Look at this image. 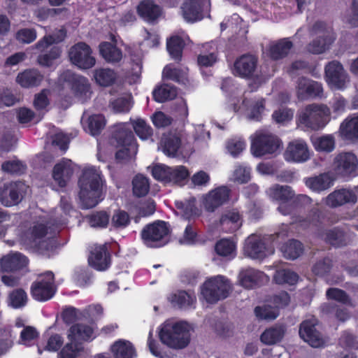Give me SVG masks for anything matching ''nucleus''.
Returning a JSON list of instances; mask_svg holds the SVG:
<instances>
[{
  "mask_svg": "<svg viewBox=\"0 0 358 358\" xmlns=\"http://www.w3.org/2000/svg\"><path fill=\"white\" fill-rule=\"evenodd\" d=\"M255 316L259 320H275L279 315L278 310L275 307L266 305L257 306L255 308Z\"/></svg>",
  "mask_w": 358,
  "mask_h": 358,
  "instance_id": "52",
  "label": "nucleus"
},
{
  "mask_svg": "<svg viewBox=\"0 0 358 358\" xmlns=\"http://www.w3.org/2000/svg\"><path fill=\"white\" fill-rule=\"evenodd\" d=\"M138 15L147 22H154L161 15L160 7L151 0H144L137 7Z\"/></svg>",
  "mask_w": 358,
  "mask_h": 358,
  "instance_id": "27",
  "label": "nucleus"
},
{
  "mask_svg": "<svg viewBox=\"0 0 358 358\" xmlns=\"http://www.w3.org/2000/svg\"><path fill=\"white\" fill-rule=\"evenodd\" d=\"M322 238L334 246H341L346 244V238L343 232L338 229L327 231L322 234Z\"/></svg>",
  "mask_w": 358,
  "mask_h": 358,
  "instance_id": "45",
  "label": "nucleus"
},
{
  "mask_svg": "<svg viewBox=\"0 0 358 358\" xmlns=\"http://www.w3.org/2000/svg\"><path fill=\"white\" fill-rule=\"evenodd\" d=\"M340 133L345 139H358V115L345 120L340 126Z\"/></svg>",
  "mask_w": 358,
  "mask_h": 358,
  "instance_id": "35",
  "label": "nucleus"
},
{
  "mask_svg": "<svg viewBox=\"0 0 358 358\" xmlns=\"http://www.w3.org/2000/svg\"><path fill=\"white\" fill-rule=\"evenodd\" d=\"M1 169L8 173L20 175L24 173L26 166L17 160L7 161L2 164Z\"/></svg>",
  "mask_w": 358,
  "mask_h": 358,
  "instance_id": "58",
  "label": "nucleus"
},
{
  "mask_svg": "<svg viewBox=\"0 0 358 358\" xmlns=\"http://www.w3.org/2000/svg\"><path fill=\"white\" fill-rule=\"evenodd\" d=\"M266 278V276L262 272L253 268L246 269L239 274L241 285L248 289L259 285Z\"/></svg>",
  "mask_w": 358,
  "mask_h": 358,
  "instance_id": "26",
  "label": "nucleus"
},
{
  "mask_svg": "<svg viewBox=\"0 0 358 358\" xmlns=\"http://www.w3.org/2000/svg\"><path fill=\"white\" fill-rule=\"evenodd\" d=\"M310 155L306 143L301 139L290 141L285 150L284 158L287 162H305Z\"/></svg>",
  "mask_w": 358,
  "mask_h": 358,
  "instance_id": "14",
  "label": "nucleus"
},
{
  "mask_svg": "<svg viewBox=\"0 0 358 358\" xmlns=\"http://www.w3.org/2000/svg\"><path fill=\"white\" fill-rule=\"evenodd\" d=\"M183 41L178 36H173L167 41V50L171 57L179 59L182 55Z\"/></svg>",
  "mask_w": 358,
  "mask_h": 358,
  "instance_id": "54",
  "label": "nucleus"
},
{
  "mask_svg": "<svg viewBox=\"0 0 358 358\" xmlns=\"http://www.w3.org/2000/svg\"><path fill=\"white\" fill-rule=\"evenodd\" d=\"M235 244L229 239H222L215 245V251L222 257H233L235 252Z\"/></svg>",
  "mask_w": 358,
  "mask_h": 358,
  "instance_id": "53",
  "label": "nucleus"
},
{
  "mask_svg": "<svg viewBox=\"0 0 358 358\" xmlns=\"http://www.w3.org/2000/svg\"><path fill=\"white\" fill-rule=\"evenodd\" d=\"M94 78L96 83L101 86H110L116 80L115 72L108 68H99L94 71Z\"/></svg>",
  "mask_w": 358,
  "mask_h": 358,
  "instance_id": "39",
  "label": "nucleus"
},
{
  "mask_svg": "<svg viewBox=\"0 0 358 358\" xmlns=\"http://www.w3.org/2000/svg\"><path fill=\"white\" fill-rule=\"evenodd\" d=\"M257 59L252 55H244L234 63L235 73L242 78H250L257 69Z\"/></svg>",
  "mask_w": 358,
  "mask_h": 358,
  "instance_id": "20",
  "label": "nucleus"
},
{
  "mask_svg": "<svg viewBox=\"0 0 358 358\" xmlns=\"http://www.w3.org/2000/svg\"><path fill=\"white\" fill-rule=\"evenodd\" d=\"M93 334V329L83 324H76L71 326L68 331V339L70 341L80 342L87 341Z\"/></svg>",
  "mask_w": 358,
  "mask_h": 358,
  "instance_id": "31",
  "label": "nucleus"
},
{
  "mask_svg": "<svg viewBox=\"0 0 358 358\" xmlns=\"http://www.w3.org/2000/svg\"><path fill=\"white\" fill-rule=\"evenodd\" d=\"M285 333L282 325H275L266 329L260 336L261 341L265 345H272L280 342Z\"/></svg>",
  "mask_w": 358,
  "mask_h": 358,
  "instance_id": "29",
  "label": "nucleus"
},
{
  "mask_svg": "<svg viewBox=\"0 0 358 358\" xmlns=\"http://www.w3.org/2000/svg\"><path fill=\"white\" fill-rule=\"evenodd\" d=\"M110 220V215L104 211L97 212L89 217V223L92 227H106Z\"/></svg>",
  "mask_w": 358,
  "mask_h": 358,
  "instance_id": "59",
  "label": "nucleus"
},
{
  "mask_svg": "<svg viewBox=\"0 0 358 358\" xmlns=\"http://www.w3.org/2000/svg\"><path fill=\"white\" fill-rule=\"evenodd\" d=\"M292 46V43L288 38L271 43L269 47L270 56L273 59H282L288 55Z\"/></svg>",
  "mask_w": 358,
  "mask_h": 358,
  "instance_id": "34",
  "label": "nucleus"
},
{
  "mask_svg": "<svg viewBox=\"0 0 358 358\" xmlns=\"http://www.w3.org/2000/svg\"><path fill=\"white\" fill-rule=\"evenodd\" d=\"M269 196L277 201L287 202L292 200L295 194L291 187L287 185H275L268 189Z\"/></svg>",
  "mask_w": 358,
  "mask_h": 358,
  "instance_id": "36",
  "label": "nucleus"
},
{
  "mask_svg": "<svg viewBox=\"0 0 358 358\" xmlns=\"http://www.w3.org/2000/svg\"><path fill=\"white\" fill-rule=\"evenodd\" d=\"M229 197V189L226 187H220L210 191L203 198V206L207 211L213 212L216 208L225 203Z\"/></svg>",
  "mask_w": 358,
  "mask_h": 358,
  "instance_id": "18",
  "label": "nucleus"
},
{
  "mask_svg": "<svg viewBox=\"0 0 358 358\" xmlns=\"http://www.w3.org/2000/svg\"><path fill=\"white\" fill-rule=\"evenodd\" d=\"M324 71L327 82L334 90H343L350 82L348 74L338 61L329 62L325 66Z\"/></svg>",
  "mask_w": 358,
  "mask_h": 358,
  "instance_id": "7",
  "label": "nucleus"
},
{
  "mask_svg": "<svg viewBox=\"0 0 358 358\" xmlns=\"http://www.w3.org/2000/svg\"><path fill=\"white\" fill-rule=\"evenodd\" d=\"M335 178L329 173H321L317 176L308 178L306 180V185L315 192H322L330 188L334 182Z\"/></svg>",
  "mask_w": 358,
  "mask_h": 358,
  "instance_id": "24",
  "label": "nucleus"
},
{
  "mask_svg": "<svg viewBox=\"0 0 358 358\" xmlns=\"http://www.w3.org/2000/svg\"><path fill=\"white\" fill-rule=\"evenodd\" d=\"M89 45L84 42H78L71 46L68 55L70 62L78 68L87 70L92 68L96 64V59Z\"/></svg>",
  "mask_w": 358,
  "mask_h": 358,
  "instance_id": "6",
  "label": "nucleus"
},
{
  "mask_svg": "<svg viewBox=\"0 0 358 358\" xmlns=\"http://www.w3.org/2000/svg\"><path fill=\"white\" fill-rule=\"evenodd\" d=\"M37 37L36 31L33 28L19 29L15 34V39L22 44H29Z\"/></svg>",
  "mask_w": 358,
  "mask_h": 358,
  "instance_id": "56",
  "label": "nucleus"
},
{
  "mask_svg": "<svg viewBox=\"0 0 358 358\" xmlns=\"http://www.w3.org/2000/svg\"><path fill=\"white\" fill-rule=\"evenodd\" d=\"M28 298L27 293L22 289L13 290L8 296V303L14 308H19L24 306Z\"/></svg>",
  "mask_w": 358,
  "mask_h": 358,
  "instance_id": "48",
  "label": "nucleus"
},
{
  "mask_svg": "<svg viewBox=\"0 0 358 358\" xmlns=\"http://www.w3.org/2000/svg\"><path fill=\"white\" fill-rule=\"evenodd\" d=\"M73 173V164L69 159H63L57 163L52 171L55 181L60 186L64 187Z\"/></svg>",
  "mask_w": 358,
  "mask_h": 358,
  "instance_id": "21",
  "label": "nucleus"
},
{
  "mask_svg": "<svg viewBox=\"0 0 358 358\" xmlns=\"http://www.w3.org/2000/svg\"><path fill=\"white\" fill-rule=\"evenodd\" d=\"M317 324V319L313 317L303 321L299 329L301 338L313 348L322 347L324 343L321 334L315 328Z\"/></svg>",
  "mask_w": 358,
  "mask_h": 358,
  "instance_id": "13",
  "label": "nucleus"
},
{
  "mask_svg": "<svg viewBox=\"0 0 358 358\" xmlns=\"http://www.w3.org/2000/svg\"><path fill=\"white\" fill-rule=\"evenodd\" d=\"M345 22L351 27H358V1L352 2L345 16Z\"/></svg>",
  "mask_w": 358,
  "mask_h": 358,
  "instance_id": "64",
  "label": "nucleus"
},
{
  "mask_svg": "<svg viewBox=\"0 0 358 358\" xmlns=\"http://www.w3.org/2000/svg\"><path fill=\"white\" fill-rule=\"evenodd\" d=\"M99 52L102 57L108 63H118L123 57L122 50L109 42L101 43L99 45Z\"/></svg>",
  "mask_w": 358,
  "mask_h": 358,
  "instance_id": "30",
  "label": "nucleus"
},
{
  "mask_svg": "<svg viewBox=\"0 0 358 358\" xmlns=\"http://www.w3.org/2000/svg\"><path fill=\"white\" fill-rule=\"evenodd\" d=\"M195 300L196 297L193 294L185 291H179L171 298V303L181 308L192 306Z\"/></svg>",
  "mask_w": 358,
  "mask_h": 358,
  "instance_id": "44",
  "label": "nucleus"
},
{
  "mask_svg": "<svg viewBox=\"0 0 358 358\" xmlns=\"http://www.w3.org/2000/svg\"><path fill=\"white\" fill-rule=\"evenodd\" d=\"M191 327L185 322L166 320L159 331L161 341L173 349H182L190 341Z\"/></svg>",
  "mask_w": 358,
  "mask_h": 358,
  "instance_id": "2",
  "label": "nucleus"
},
{
  "mask_svg": "<svg viewBox=\"0 0 358 358\" xmlns=\"http://www.w3.org/2000/svg\"><path fill=\"white\" fill-rule=\"evenodd\" d=\"M103 185V176L99 169L91 166L83 169L78 180L79 198L83 208H92L98 204Z\"/></svg>",
  "mask_w": 358,
  "mask_h": 358,
  "instance_id": "1",
  "label": "nucleus"
},
{
  "mask_svg": "<svg viewBox=\"0 0 358 358\" xmlns=\"http://www.w3.org/2000/svg\"><path fill=\"white\" fill-rule=\"evenodd\" d=\"M106 125L105 117L101 115H93L88 117L87 129L92 136H96L101 133Z\"/></svg>",
  "mask_w": 358,
  "mask_h": 358,
  "instance_id": "47",
  "label": "nucleus"
},
{
  "mask_svg": "<svg viewBox=\"0 0 358 358\" xmlns=\"http://www.w3.org/2000/svg\"><path fill=\"white\" fill-rule=\"evenodd\" d=\"M110 350L115 358H133L136 356L134 346L127 341L119 340L115 342Z\"/></svg>",
  "mask_w": 358,
  "mask_h": 358,
  "instance_id": "32",
  "label": "nucleus"
},
{
  "mask_svg": "<svg viewBox=\"0 0 358 358\" xmlns=\"http://www.w3.org/2000/svg\"><path fill=\"white\" fill-rule=\"evenodd\" d=\"M28 186L21 181L5 184L0 189V201L5 206L17 204L26 193Z\"/></svg>",
  "mask_w": 358,
  "mask_h": 358,
  "instance_id": "10",
  "label": "nucleus"
},
{
  "mask_svg": "<svg viewBox=\"0 0 358 358\" xmlns=\"http://www.w3.org/2000/svg\"><path fill=\"white\" fill-rule=\"evenodd\" d=\"M209 0H186L182 6V15L187 22H195L202 19L203 13L208 12Z\"/></svg>",
  "mask_w": 358,
  "mask_h": 358,
  "instance_id": "12",
  "label": "nucleus"
},
{
  "mask_svg": "<svg viewBox=\"0 0 358 358\" xmlns=\"http://www.w3.org/2000/svg\"><path fill=\"white\" fill-rule=\"evenodd\" d=\"M273 279L278 284L294 285L299 280V275L289 269H280L276 271Z\"/></svg>",
  "mask_w": 358,
  "mask_h": 358,
  "instance_id": "46",
  "label": "nucleus"
},
{
  "mask_svg": "<svg viewBox=\"0 0 358 358\" xmlns=\"http://www.w3.org/2000/svg\"><path fill=\"white\" fill-rule=\"evenodd\" d=\"M251 141V152L258 157L275 154L282 145L280 139L268 131H257L252 136Z\"/></svg>",
  "mask_w": 358,
  "mask_h": 358,
  "instance_id": "4",
  "label": "nucleus"
},
{
  "mask_svg": "<svg viewBox=\"0 0 358 358\" xmlns=\"http://www.w3.org/2000/svg\"><path fill=\"white\" fill-rule=\"evenodd\" d=\"M133 193L136 196H145L150 189L148 179L143 175H136L132 180Z\"/></svg>",
  "mask_w": 358,
  "mask_h": 358,
  "instance_id": "41",
  "label": "nucleus"
},
{
  "mask_svg": "<svg viewBox=\"0 0 358 358\" xmlns=\"http://www.w3.org/2000/svg\"><path fill=\"white\" fill-rule=\"evenodd\" d=\"M323 88L322 85L316 81L302 77L296 83V93L299 99L306 100L310 97L321 96Z\"/></svg>",
  "mask_w": 358,
  "mask_h": 358,
  "instance_id": "15",
  "label": "nucleus"
},
{
  "mask_svg": "<svg viewBox=\"0 0 358 358\" xmlns=\"http://www.w3.org/2000/svg\"><path fill=\"white\" fill-rule=\"evenodd\" d=\"M55 291L54 274L50 271L41 275L31 286V294L38 301L50 299L54 295Z\"/></svg>",
  "mask_w": 358,
  "mask_h": 358,
  "instance_id": "9",
  "label": "nucleus"
},
{
  "mask_svg": "<svg viewBox=\"0 0 358 358\" xmlns=\"http://www.w3.org/2000/svg\"><path fill=\"white\" fill-rule=\"evenodd\" d=\"M220 224L226 231L233 232L237 230L241 226L238 213L230 211L225 213L220 219Z\"/></svg>",
  "mask_w": 358,
  "mask_h": 358,
  "instance_id": "40",
  "label": "nucleus"
},
{
  "mask_svg": "<svg viewBox=\"0 0 358 358\" xmlns=\"http://www.w3.org/2000/svg\"><path fill=\"white\" fill-rule=\"evenodd\" d=\"M113 139L117 145H125V144L134 143V136L133 133L126 124H119L115 126L113 132Z\"/></svg>",
  "mask_w": 358,
  "mask_h": 358,
  "instance_id": "33",
  "label": "nucleus"
},
{
  "mask_svg": "<svg viewBox=\"0 0 358 358\" xmlns=\"http://www.w3.org/2000/svg\"><path fill=\"white\" fill-rule=\"evenodd\" d=\"M333 167L338 176H350L355 173L358 168V158L352 152H340L334 159Z\"/></svg>",
  "mask_w": 358,
  "mask_h": 358,
  "instance_id": "8",
  "label": "nucleus"
},
{
  "mask_svg": "<svg viewBox=\"0 0 358 358\" xmlns=\"http://www.w3.org/2000/svg\"><path fill=\"white\" fill-rule=\"evenodd\" d=\"M90 264L99 271L106 270L110 264V258L105 245L95 246L89 257Z\"/></svg>",
  "mask_w": 358,
  "mask_h": 358,
  "instance_id": "22",
  "label": "nucleus"
},
{
  "mask_svg": "<svg viewBox=\"0 0 358 358\" xmlns=\"http://www.w3.org/2000/svg\"><path fill=\"white\" fill-rule=\"evenodd\" d=\"M313 143L317 150L330 152L335 148V138L332 135H324L317 138Z\"/></svg>",
  "mask_w": 358,
  "mask_h": 358,
  "instance_id": "49",
  "label": "nucleus"
},
{
  "mask_svg": "<svg viewBox=\"0 0 358 358\" xmlns=\"http://www.w3.org/2000/svg\"><path fill=\"white\" fill-rule=\"evenodd\" d=\"M335 39L334 35L331 31H325L323 37H318L310 43L307 46L308 52L313 54H321L328 50Z\"/></svg>",
  "mask_w": 358,
  "mask_h": 358,
  "instance_id": "25",
  "label": "nucleus"
},
{
  "mask_svg": "<svg viewBox=\"0 0 358 358\" xmlns=\"http://www.w3.org/2000/svg\"><path fill=\"white\" fill-rule=\"evenodd\" d=\"M330 109L324 104L307 105L299 115L300 123L313 130L323 128L329 120Z\"/></svg>",
  "mask_w": 358,
  "mask_h": 358,
  "instance_id": "3",
  "label": "nucleus"
},
{
  "mask_svg": "<svg viewBox=\"0 0 358 358\" xmlns=\"http://www.w3.org/2000/svg\"><path fill=\"white\" fill-rule=\"evenodd\" d=\"M65 38V32L62 29H59L57 34L45 36L36 44V48L43 51L53 43H59Z\"/></svg>",
  "mask_w": 358,
  "mask_h": 358,
  "instance_id": "50",
  "label": "nucleus"
},
{
  "mask_svg": "<svg viewBox=\"0 0 358 358\" xmlns=\"http://www.w3.org/2000/svg\"><path fill=\"white\" fill-rule=\"evenodd\" d=\"M163 151L169 157H174L180 147V140L176 136L166 138L164 141Z\"/></svg>",
  "mask_w": 358,
  "mask_h": 358,
  "instance_id": "55",
  "label": "nucleus"
},
{
  "mask_svg": "<svg viewBox=\"0 0 358 358\" xmlns=\"http://www.w3.org/2000/svg\"><path fill=\"white\" fill-rule=\"evenodd\" d=\"M132 126L135 132L140 138L146 140L152 136V129L146 124L143 120L138 119L134 121Z\"/></svg>",
  "mask_w": 358,
  "mask_h": 358,
  "instance_id": "57",
  "label": "nucleus"
},
{
  "mask_svg": "<svg viewBox=\"0 0 358 358\" xmlns=\"http://www.w3.org/2000/svg\"><path fill=\"white\" fill-rule=\"evenodd\" d=\"M357 196L355 192L350 189H336L325 199V204L331 208H336L346 203H355Z\"/></svg>",
  "mask_w": 358,
  "mask_h": 358,
  "instance_id": "17",
  "label": "nucleus"
},
{
  "mask_svg": "<svg viewBox=\"0 0 358 358\" xmlns=\"http://www.w3.org/2000/svg\"><path fill=\"white\" fill-rule=\"evenodd\" d=\"M280 250L286 259L294 260L303 252V246L299 241L290 240L281 246Z\"/></svg>",
  "mask_w": 358,
  "mask_h": 358,
  "instance_id": "37",
  "label": "nucleus"
},
{
  "mask_svg": "<svg viewBox=\"0 0 358 358\" xmlns=\"http://www.w3.org/2000/svg\"><path fill=\"white\" fill-rule=\"evenodd\" d=\"M59 355L60 358H83L85 355V351L80 342L69 341Z\"/></svg>",
  "mask_w": 358,
  "mask_h": 358,
  "instance_id": "38",
  "label": "nucleus"
},
{
  "mask_svg": "<svg viewBox=\"0 0 358 358\" xmlns=\"http://www.w3.org/2000/svg\"><path fill=\"white\" fill-rule=\"evenodd\" d=\"M38 336V332L36 328L27 326L20 332V338L18 341L20 344L28 345L31 341L35 340Z\"/></svg>",
  "mask_w": 358,
  "mask_h": 358,
  "instance_id": "62",
  "label": "nucleus"
},
{
  "mask_svg": "<svg viewBox=\"0 0 358 358\" xmlns=\"http://www.w3.org/2000/svg\"><path fill=\"white\" fill-rule=\"evenodd\" d=\"M169 233V229L166 223L163 221H157L147 225L142 230L141 236L147 244H150L163 240Z\"/></svg>",
  "mask_w": 358,
  "mask_h": 358,
  "instance_id": "16",
  "label": "nucleus"
},
{
  "mask_svg": "<svg viewBox=\"0 0 358 358\" xmlns=\"http://www.w3.org/2000/svg\"><path fill=\"white\" fill-rule=\"evenodd\" d=\"M231 285L224 276L217 275L208 279L203 285L201 294L207 302L214 303L227 298Z\"/></svg>",
  "mask_w": 358,
  "mask_h": 358,
  "instance_id": "5",
  "label": "nucleus"
},
{
  "mask_svg": "<svg viewBox=\"0 0 358 358\" xmlns=\"http://www.w3.org/2000/svg\"><path fill=\"white\" fill-rule=\"evenodd\" d=\"M47 234V228L44 221L34 222L33 226L26 234L29 243L36 244L38 240L43 238Z\"/></svg>",
  "mask_w": 358,
  "mask_h": 358,
  "instance_id": "43",
  "label": "nucleus"
},
{
  "mask_svg": "<svg viewBox=\"0 0 358 358\" xmlns=\"http://www.w3.org/2000/svg\"><path fill=\"white\" fill-rule=\"evenodd\" d=\"M226 148L231 155L236 157L245 149V142L241 138H232L228 141Z\"/></svg>",
  "mask_w": 358,
  "mask_h": 358,
  "instance_id": "61",
  "label": "nucleus"
},
{
  "mask_svg": "<svg viewBox=\"0 0 358 358\" xmlns=\"http://www.w3.org/2000/svg\"><path fill=\"white\" fill-rule=\"evenodd\" d=\"M27 259L20 253L9 254L0 260V266L5 271H13L24 267Z\"/></svg>",
  "mask_w": 358,
  "mask_h": 358,
  "instance_id": "28",
  "label": "nucleus"
},
{
  "mask_svg": "<svg viewBox=\"0 0 358 358\" xmlns=\"http://www.w3.org/2000/svg\"><path fill=\"white\" fill-rule=\"evenodd\" d=\"M120 146L122 148L116 152V159L120 162H127L136 156L138 150L136 143Z\"/></svg>",
  "mask_w": 358,
  "mask_h": 358,
  "instance_id": "51",
  "label": "nucleus"
},
{
  "mask_svg": "<svg viewBox=\"0 0 358 358\" xmlns=\"http://www.w3.org/2000/svg\"><path fill=\"white\" fill-rule=\"evenodd\" d=\"M44 76L36 69H30L20 73L16 77V82L22 87L30 88L38 86Z\"/></svg>",
  "mask_w": 358,
  "mask_h": 358,
  "instance_id": "23",
  "label": "nucleus"
},
{
  "mask_svg": "<svg viewBox=\"0 0 358 358\" xmlns=\"http://www.w3.org/2000/svg\"><path fill=\"white\" fill-rule=\"evenodd\" d=\"M152 174L156 180L168 182L171 176V168L162 164L156 165L152 168Z\"/></svg>",
  "mask_w": 358,
  "mask_h": 358,
  "instance_id": "60",
  "label": "nucleus"
},
{
  "mask_svg": "<svg viewBox=\"0 0 358 358\" xmlns=\"http://www.w3.org/2000/svg\"><path fill=\"white\" fill-rule=\"evenodd\" d=\"M154 99L157 102H164L174 99L176 95V90L174 87L164 85L156 88L152 92Z\"/></svg>",
  "mask_w": 358,
  "mask_h": 358,
  "instance_id": "42",
  "label": "nucleus"
},
{
  "mask_svg": "<svg viewBox=\"0 0 358 358\" xmlns=\"http://www.w3.org/2000/svg\"><path fill=\"white\" fill-rule=\"evenodd\" d=\"M294 115V112L291 109L282 108L273 112L272 117L277 123H285L290 121Z\"/></svg>",
  "mask_w": 358,
  "mask_h": 358,
  "instance_id": "63",
  "label": "nucleus"
},
{
  "mask_svg": "<svg viewBox=\"0 0 358 358\" xmlns=\"http://www.w3.org/2000/svg\"><path fill=\"white\" fill-rule=\"evenodd\" d=\"M65 74L66 77L71 82L72 91L78 98L84 101L90 97V84L87 78L69 71H66Z\"/></svg>",
  "mask_w": 358,
  "mask_h": 358,
  "instance_id": "19",
  "label": "nucleus"
},
{
  "mask_svg": "<svg viewBox=\"0 0 358 358\" xmlns=\"http://www.w3.org/2000/svg\"><path fill=\"white\" fill-rule=\"evenodd\" d=\"M273 252V249L266 248L262 239L257 235H250L245 241L244 255L251 259H262Z\"/></svg>",
  "mask_w": 358,
  "mask_h": 358,
  "instance_id": "11",
  "label": "nucleus"
}]
</instances>
